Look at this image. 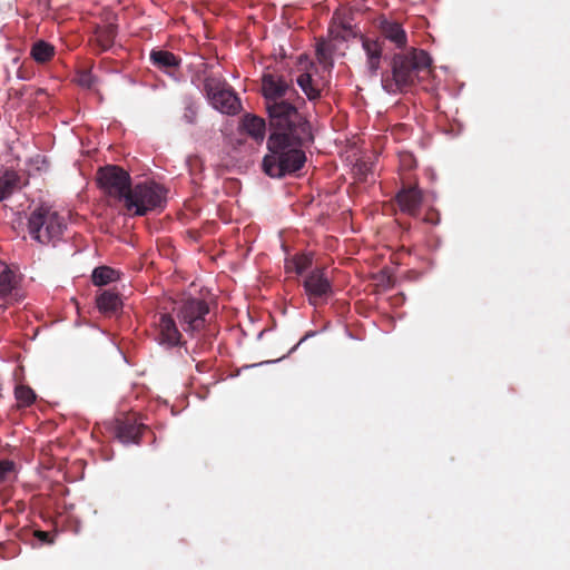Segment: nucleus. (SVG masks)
<instances>
[{"mask_svg":"<svg viewBox=\"0 0 570 570\" xmlns=\"http://www.w3.org/2000/svg\"><path fill=\"white\" fill-rule=\"evenodd\" d=\"M288 86L272 73L263 76L262 91L266 99L273 132L263 159L264 171L271 177H282L302 168L306 161L302 146L313 139L309 124L302 118L297 109L284 100Z\"/></svg>","mask_w":570,"mask_h":570,"instance_id":"obj_1","label":"nucleus"},{"mask_svg":"<svg viewBox=\"0 0 570 570\" xmlns=\"http://www.w3.org/2000/svg\"><path fill=\"white\" fill-rule=\"evenodd\" d=\"M431 58L424 50L413 49L407 55H395L392 59V72L382 76V88L392 95L403 92L420 79V73L429 70Z\"/></svg>","mask_w":570,"mask_h":570,"instance_id":"obj_2","label":"nucleus"},{"mask_svg":"<svg viewBox=\"0 0 570 570\" xmlns=\"http://www.w3.org/2000/svg\"><path fill=\"white\" fill-rule=\"evenodd\" d=\"M66 228L65 217L47 206L36 208L28 220L31 238L40 244L56 243L62 237Z\"/></svg>","mask_w":570,"mask_h":570,"instance_id":"obj_3","label":"nucleus"},{"mask_svg":"<svg viewBox=\"0 0 570 570\" xmlns=\"http://www.w3.org/2000/svg\"><path fill=\"white\" fill-rule=\"evenodd\" d=\"M165 202V189L156 183H141L130 187L124 206L135 215L144 216L159 208Z\"/></svg>","mask_w":570,"mask_h":570,"instance_id":"obj_4","label":"nucleus"},{"mask_svg":"<svg viewBox=\"0 0 570 570\" xmlns=\"http://www.w3.org/2000/svg\"><path fill=\"white\" fill-rule=\"evenodd\" d=\"M97 180L106 194L124 204L130 189V176L127 171L117 166H106L99 169Z\"/></svg>","mask_w":570,"mask_h":570,"instance_id":"obj_5","label":"nucleus"},{"mask_svg":"<svg viewBox=\"0 0 570 570\" xmlns=\"http://www.w3.org/2000/svg\"><path fill=\"white\" fill-rule=\"evenodd\" d=\"M205 91L210 105L222 114L235 115L239 111V98L225 83L213 78L206 79Z\"/></svg>","mask_w":570,"mask_h":570,"instance_id":"obj_6","label":"nucleus"},{"mask_svg":"<svg viewBox=\"0 0 570 570\" xmlns=\"http://www.w3.org/2000/svg\"><path fill=\"white\" fill-rule=\"evenodd\" d=\"M208 306L200 299L189 298L179 308L178 317L186 332L199 331L205 324Z\"/></svg>","mask_w":570,"mask_h":570,"instance_id":"obj_7","label":"nucleus"},{"mask_svg":"<svg viewBox=\"0 0 570 570\" xmlns=\"http://www.w3.org/2000/svg\"><path fill=\"white\" fill-rule=\"evenodd\" d=\"M304 288L312 304L327 298L332 293L330 281L320 269L312 272L306 277Z\"/></svg>","mask_w":570,"mask_h":570,"instance_id":"obj_8","label":"nucleus"},{"mask_svg":"<svg viewBox=\"0 0 570 570\" xmlns=\"http://www.w3.org/2000/svg\"><path fill=\"white\" fill-rule=\"evenodd\" d=\"M158 342L168 347L176 346L180 343V333L176 326L174 318L168 314H163L158 323Z\"/></svg>","mask_w":570,"mask_h":570,"instance_id":"obj_9","label":"nucleus"},{"mask_svg":"<svg viewBox=\"0 0 570 570\" xmlns=\"http://www.w3.org/2000/svg\"><path fill=\"white\" fill-rule=\"evenodd\" d=\"M397 203L402 212L413 215L422 204L421 190L416 187L402 189L397 194Z\"/></svg>","mask_w":570,"mask_h":570,"instance_id":"obj_10","label":"nucleus"},{"mask_svg":"<svg viewBox=\"0 0 570 570\" xmlns=\"http://www.w3.org/2000/svg\"><path fill=\"white\" fill-rule=\"evenodd\" d=\"M363 49L366 55V69L371 76H376L381 65L382 48L377 41L364 40Z\"/></svg>","mask_w":570,"mask_h":570,"instance_id":"obj_11","label":"nucleus"},{"mask_svg":"<svg viewBox=\"0 0 570 570\" xmlns=\"http://www.w3.org/2000/svg\"><path fill=\"white\" fill-rule=\"evenodd\" d=\"M381 31L385 39L403 48L406 45V33L400 23L391 20L381 21Z\"/></svg>","mask_w":570,"mask_h":570,"instance_id":"obj_12","label":"nucleus"},{"mask_svg":"<svg viewBox=\"0 0 570 570\" xmlns=\"http://www.w3.org/2000/svg\"><path fill=\"white\" fill-rule=\"evenodd\" d=\"M21 187L20 176L13 170L0 173V202Z\"/></svg>","mask_w":570,"mask_h":570,"instance_id":"obj_13","label":"nucleus"},{"mask_svg":"<svg viewBox=\"0 0 570 570\" xmlns=\"http://www.w3.org/2000/svg\"><path fill=\"white\" fill-rule=\"evenodd\" d=\"M97 306L102 313H114L121 306V299L117 293L105 291L97 297Z\"/></svg>","mask_w":570,"mask_h":570,"instance_id":"obj_14","label":"nucleus"},{"mask_svg":"<svg viewBox=\"0 0 570 570\" xmlns=\"http://www.w3.org/2000/svg\"><path fill=\"white\" fill-rule=\"evenodd\" d=\"M243 127L255 140H262L265 136V122L262 118L247 115L243 120Z\"/></svg>","mask_w":570,"mask_h":570,"instance_id":"obj_15","label":"nucleus"},{"mask_svg":"<svg viewBox=\"0 0 570 570\" xmlns=\"http://www.w3.org/2000/svg\"><path fill=\"white\" fill-rule=\"evenodd\" d=\"M141 426L134 423H121L117 430V438L124 444L138 443Z\"/></svg>","mask_w":570,"mask_h":570,"instance_id":"obj_16","label":"nucleus"},{"mask_svg":"<svg viewBox=\"0 0 570 570\" xmlns=\"http://www.w3.org/2000/svg\"><path fill=\"white\" fill-rule=\"evenodd\" d=\"M16 285V276L7 264L0 262V296L4 297L11 293Z\"/></svg>","mask_w":570,"mask_h":570,"instance_id":"obj_17","label":"nucleus"},{"mask_svg":"<svg viewBox=\"0 0 570 570\" xmlns=\"http://www.w3.org/2000/svg\"><path fill=\"white\" fill-rule=\"evenodd\" d=\"M150 59L154 65L161 68H174L179 65V59L174 53L164 50L151 51Z\"/></svg>","mask_w":570,"mask_h":570,"instance_id":"obj_18","label":"nucleus"},{"mask_svg":"<svg viewBox=\"0 0 570 570\" xmlns=\"http://www.w3.org/2000/svg\"><path fill=\"white\" fill-rule=\"evenodd\" d=\"M297 85L309 100H314L320 97V89L314 83L311 73L304 72L299 75L297 77Z\"/></svg>","mask_w":570,"mask_h":570,"instance_id":"obj_19","label":"nucleus"},{"mask_svg":"<svg viewBox=\"0 0 570 570\" xmlns=\"http://www.w3.org/2000/svg\"><path fill=\"white\" fill-rule=\"evenodd\" d=\"M118 277V273L107 266L97 267L92 272V282L97 286L106 285L110 282L116 281Z\"/></svg>","mask_w":570,"mask_h":570,"instance_id":"obj_20","label":"nucleus"},{"mask_svg":"<svg viewBox=\"0 0 570 570\" xmlns=\"http://www.w3.org/2000/svg\"><path fill=\"white\" fill-rule=\"evenodd\" d=\"M332 51L333 46L328 41H320L316 46V56L317 60L325 69L331 68L333 66L332 61Z\"/></svg>","mask_w":570,"mask_h":570,"instance_id":"obj_21","label":"nucleus"},{"mask_svg":"<svg viewBox=\"0 0 570 570\" xmlns=\"http://www.w3.org/2000/svg\"><path fill=\"white\" fill-rule=\"evenodd\" d=\"M116 29L112 24L96 30V41L102 49H108L115 39Z\"/></svg>","mask_w":570,"mask_h":570,"instance_id":"obj_22","label":"nucleus"},{"mask_svg":"<svg viewBox=\"0 0 570 570\" xmlns=\"http://www.w3.org/2000/svg\"><path fill=\"white\" fill-rule=\"evenodd\" d=\"M31 55L36 61L45 62L52 57L53 47L46 41H38L33 45Z\"/></svg>","mask_w":570,"mask_h":570,"instance_id":"obj_23","label":"nucleus"},{"mask_svg":"<svg viewBox=\"0 0 570 570\" xmlns=\"http://www.w3.org/2000/svg\"><path fill=\"white\" fill-rule=\"evenodd\" d=\"M16 476V465L12 461H0V483L11 481Z\"/></svg>","mask_w":570,"mask_h":570,"instance_id":"obj_24","label":"nucleus"},{"mask_svg":"<svg viewBox=\"0 0 570 570\" xmlns=\"http://www.w3.org/2000/svg\"><path fill=\"white\" fill-rule=\"evenodd\" d=\"M291 264H294V272L303 274L312 264L311 255L303 254L291 258Z\"/></svg>","mask_w":570,"mask_h":570,"instance_id":"obj_25","label":"nucleus"},{"mask_svg":"<svg viewBox=\"0 0 570 570\" xmlns=\"http://www.w3.org/2000/svg\"><path fill=\"white\" fill-rule=\"evenodd\" d=\"M18 402L22 405H29L35 400V393L30 387L17 386L14 391Z\"/></svg>","mask_w":570,"mask_h":570,"instance_id":"obj_26","label":"nucleus"},{"mask_svg":"<svg viewBox=\"0 0 570 570\" xmlns=\"http://www.w3.org/2000/svg\"><path fill=\"white\" fill-rule=\"evenodd\" d=\"M196 118H197V106L193 100L187 99L185 101V110L183 114V120L187 124H194L196 121Z\"/></svg>","mask_w":570,"mask_h":570,"instance_id":"obj_27","label":"nucleus"},{"mask_svg":"<svg viewBox=\"0 0 570 570\" xmlns=\"http://www.w3.org/2000/svg\"><path fill=\"white\" fill-rule=\"evenodd\" d=\"M77 82L83 88H92L96 83V77L91 71L83 70L78 73Z\"/></svg>","mask_w":570,"mask_h":570,"instance_id":"obj_28","label":"nucleus"},{"mask_svg":"<svg viewBox=\"0 0 570 570\" xmlns=\"http://www.w3.org/2000/svg\"><path fill=\"white\" fill-rule=\"evenodd\" d=\"M36 537L41 540L42 542H49L51 543L52 541L48 539L49 537V533L48 532H45V531H37L36 532Z\"/></svg>","mask_w":570,"mask_h":570,"instance_id":"obj_29","label":"nucleus"},{"mask_svg":"<svg viewBox=\"0 0 570 570\" xmlns=\"http://www.w3.org/2000/svg\"><path fill=\"white\" fill-rule=\"evenodd\" d=\"M285 268H286L287 272H294V264H291V258L286 259Z\"/></svg>","mask_w":570,"mask_h":570,"instance_id":"obj_30","label":"nucleus"},{"mask_svg":"<svg viewBox=\"0 0 570 570\" xmlns=\"http://www.w3.org/2000/svg\"><path fill=\"white\" fill-rule=\"evenodd\" d=\"M314 333H307L299 342L297 345H299L301 343H303L305 340H307L308 337L313 336Z\"/></svg>","mask_w":570,"mask_h":570,"instance_id":"obj_31","label":"nucleus"}]
</instances>
